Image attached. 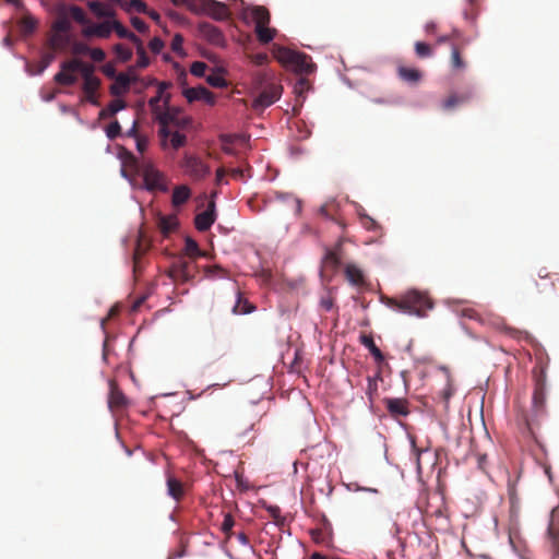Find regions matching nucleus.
I'll use <instances>...</instances> for the list:
<instances>
[{"instance_id":"obj_45","label":"nucleus","mask_w":559,"mask_h":559,"mask_svg":"<svg viewBox=\"0 0 559 559\" xmlns=\"http://www.w3.org/2000/svg\"><path fill=\"white\" fill-rule=\"evenodd\" d=\"M497 324V328L504 331L508 335L514 337V338H521L525 333L518 330V329H514V328H510L502 320L498 319V322L496 323Z\"/></svg>"},{"instance_id":"obj_53","label":"nucleus","mask_w":559,"mask_h":559,"mask_svg":"<svg viewBox=\"0 0 559 559\" xmlns=\"http://www.w3.org/2000/svg\"><path fill=\"white\" fill-rule=\"evenodd\" d=\"M84 51H87L90 53L91 58L96 62H102L106 58L105 51L100 48H92V49L85 48Z\"/></svg>"},{"instance_id":"obj_16","label":"nucleus","mask_w":559,"mask_h":559,"mask_svg":"<svg viewBox=\"0 0 559 559\" xmlns=\"http://www.w3.org/2000/svg\"><path fill=\"white\" fill-rule=\"evenodd\" d=\"M345 278L353 286L361 287L366 285L364 271L355 263H347L344 266Z\"/></svg>"},{"instance_id":"obj_60","label":"nucleus","mask_w":559,"mask_h":559,"mask_svg":"<svg viewBox=\"0 0 559 559\" xmlns=\"http://www.w3.org/2000/svg\"><path fill=\"white\" fill-rule=\"evenodd\" d=\"M131 23L138 32H145L147 29L146 23L140 17H132Z\"/></svg>"},{"instance_id":"obj_51","label":"nucleus","mask_w":559,"mask_h":559,"mask_svg":"<svg viewBox=\"0 0 559 559\" xmlns=\"http://www.w3.org/2000/svg\"><path fill=\"white\" fill-rule=\"evenodd\" d=\"M186 135L180 132H174L170 138V144L175 150L182 147L186 144Z\"/></svg>"},{"instance_id":"obj_49","label":"nucleus","mask_w":559,"mask_h":559,"mask_svg":"<svg viewBox=\"0 0 559 559\" xmlns=\"http://www.w3.org/2000/svg\"><path fill=\"white\" fill-rule=\"evenodd\" d=\"M462 35H461V32L457 31V29H454L451 34L449 35H442L438 38V44H445V43H459L461 39H462Z\"/></svg>"},{"instance_id":"obj_26","label":"nucleus","mask_w":559,"mask_h":559,"mask_svg":"<svg viewBox=\"0 0 559 559\" xmlns=\"http://www.w3.org/2000/svg\"><path fill=\"white\" fill-rule=\"evenodd\" d=\"M127 106L126 102L122 99L111 100L108 106L102 109L98 114L99 119H107L115 116L118 111L124 109Z\"/></svg>"},{"instance_id":"obj_57","label":"nucleus","mask_w":559,"mask_h":559,"mask_svg":"<svg viewBox=\"0 0 559 559\" xmlns=\"http://www.w3.org/2000/svg\"><path fill=\"white\" fill-rule=\"evenodd\" d=\"M128 9L130 11L145 12L146 4L142 0H130Z\"/></svg>"},{"instance_id":"obj_55","label":"nucleus","mask_w":559,"mask_h":559,"mask_svg":"<svg viewBox=\"0 0 559 559\" xmlns=\"http://www.w3.org/2000/svg\"><path fill=\"white\" fill-rule=\"evenodd\" d=\"M55 53L53 52H47L41 57L38 73H41L49 67V64L53 61Z\"/></svg>"},{"instance_id":"obj_1","label":"nucleus","mask_w":559,"mask_h":559,"mask_svg":"<svg viewBox=\"0 0 559 559\" xmlns=\"http://www.w3.org/2000/svg\"><path fill=\"white\" fill-rule=\"evenodd\" d=\"M121 174L124 178L133 180L143 178L144 188L150 192H166L168 190L165 176L155 168L151 160L136 158L132 153L126 152L121 156Z\"/></svg>"},{"instance_id":"obj_58","label":"nucleus","mask_w":559,"mask_h":559,"mask_svg":"<svg viewBox=\"0 0 559 559\" xmlns=\"http://www.w3.org/2000/svg\"><path fill=\"white\" fill-rule=\"evenodd\" d=\"M333 306H334V300L331 297V295L326 294L325 296L321 297V299H320V307L323 310L330 311V310H332Z\"/></svg>"},{"instance_id":"obj_54","label":"nucleus","mask_w":559,"mask_h":559,"mask_svg":"<svg viewBox=\"0 0 559 559\" xmlns=\"http://www.w3.org/2000/svg\"><path fill=\"white\" fill-rule=\"evenodd\" d=\"M21 26L23 27V29L25 32H33L35 28H36V21L29 16V15H25L22 20H21Z\"/></svg>"},{"instance_id":"obj_11","label":"nucleus","mask_w":559,"mask_h":559,"mask_svg":"<svg viewBox=\"0 0 559 559\" xmlns=\"http://www.w3.org/2000/svg\"><path fill=\"white\" fill-rule=\"evenodd\" d=\"M468 44V38H462L459 43H452L450 64L453 70L462 71L466 68V62L462 58V51Z\"/></svg>"},{"instance_id":"obj_36","label":"nucleus","mask_w":559,"mask_h":559,"mask_svg":"<svg viewBox=\"0 0 559 559\" xmlns=\"http://www.w3.org/2000/svg\"><path fill=\"white\" fill-rule=\"evenodd\" d=\"M186 271L182 269V266H179L176 262L173 263V265L170 266L169 271H168V275L170 278H173L174 281H180L182 283L185 282H189L191 281L189 278V275L188 273H185Z\"/></svg>"},{"instance_id":"obj_33","label":"nucleus","mask_w":559,"mask_h":559,"mask_svg":"<svg viewBox=\"0 0 559 559\" xmlns=\"http://www.w3.org/2000/svg\"><path fill=\"white\" fill-rule=\"evenodd\" d=\"M381 380V372L377 371L373 377L367 378V388H366V394L368 395V399L370 403L373 402L374 395L378 393V381Z\"/></svg>"},{"instance_id":"obj_3","label":"nucleus","mask_w":559,"mask_h":559,"mask_svg":"<svg viewBox=\"0 0 559 559\" xmlns=\"http://www.w3.org/2000/svg\"><path fill=\"white\" fill-rule=\"evenodd\" d=\"M546 416V379L540 373L535 379V388L532 397L531 411L524 415L525 426L532 437L536 438L535 430L539 427Z\"/></svg>"},{"instance_id":"obj_52","label":"nucleus","mask_w":559,"mask_h":559,"mask_svg":"<svg viewBox=\"0 0 559 559\" xmlns=\"http://www.w3.org/2000/svg\"><path fill=\"white\" fill-rule=\"evenodd\" d=\"M176 263L179 266H182V269L186 271L185 273H188L190 280H192L194 277L195 265L193 264V261L179 260Z\"/></svg>"},{"instance_id":"obj_47","label":"nucleus","mask_w":559,"mask_h":559,"mask_svg":"<svg viewBox=\"0 0 559 559\" xmlns=\"http://www.w3.org/2000/svg\"><path fill=\"white\" fill-rule=\"evenodd\" d=\"M121 134V127L118 120L112 121L106 128V135L110 140L117 139Z\"/></svg>"},{"instance_id":"obj_32","label":"nucleus","mask_w":559,"mask_h":559,"mask_svg":"<svg viewBox=\"0 0 559 559\" xmlns=\"http://www.w3.org/2000/svg\"><path fill=\"white\" fill-rule=\"evenodd\" d=\"M178 226L176 216H163L159 218L158 227L164 235L174 231Z\"/></svg>"},{"instance_id":"obj_12","label":"nucleus","mask_w":559,"mask_h":559,"mask_svg":"<svg viewBox=\"0 0 559 559\" xmlns=\"http://www.w3.org/2000/svg\"><path fill=\"white\" fill-rule=\"evenodd\" d=\"M183 95L189 103L203 100L209 105L215 104V96L204 86L189 87L183 91Z\"/></svg>"},{"instance_id":"obj_18","label":"nucleus","mask_w":559,"mask_h":559,"mask_svg":"<svg viewBox=\"0 0 559 559\" xmlns=\"http://www.w3.org/2000/svg\"><path fill=\"white\" fill-rule=\"evenodd\" d=\"M207 13L215 20L223 21L229 16V10L226 4L216 0H209L205 3Z\"/></svg>"},{"instance_id":"obj_46","label":"nucleus","mask_w":559,"mask_h":559,"mask_svg":"<svg viewBox=\"0 0 559 559\" xmlns=\"http://www.w3.org/2000/svg\"><path fill=\"white\" fill-rule=\"evenodd\" d=\"M415 51H416L417 57H419V58H428L432 55L431 47L428 44L423 43V41L415 43Z\"/></svg>"},{"instance_id":"obj_38","label":"nucleus","mask_w":559,"mask_h":559,"mask_svg":"<svg viewBox=\"0 0 559 559\" xmlns=\"http://www.w3.org/2000/svg\"><path fill=\"white\" fill-rule=\"evenodd\" d=\"M153 115L160 126H168L169 123H173L175 121V115L171 114L169 110L159 109Z\"/></svg>"},{"instance_id":"obj_41","label":"nucleus","mask_w":559,"mask_h":559,"mask_svg":"<svg viewBox=\"0 0 559 559\" xmlns=\"http://www.w3.org/2000/svg\"><path fill=\"white\" fill-rule=\"evenodd\" d=\"M235 525V520L230 513L224 514V520L221 525L222 532L226 535L227 538H230L233 534V527Z\"/></svg>"},{"instance_id":"obj_39","label":"nucleus","mask_w":559,"mask_h":559,"mask_svg":"<svg viewBox=\"0 0 559 559\" xmlns=\"http://www.w3.org/2000/svg\"><path fill=\"white\" fill-rule=\"evenodd\" d=\"M88 8L92 10L94 14H96L99 17L110 16L111 11L107 9L102 2L99 1H91L88 2Z\"/></svg>"},{"instance_id":"obj_64","label":"nucleus","mask_w":559,"mask_h":559,"mask_svg":"<svg viewBox=\"0 0 559 559\" xmlns=\"http://www.w3.org/2000/svg\"><path fill=\"white\" fill-rule=\"evenodd\" d=\"M269 60V57L266 53H257L252 57V61L257 64V66H263L264 63H266Z\"/></svg>"},{"instance_id":"obj_29","label":"nucleus","mask_w":559,"mask_h":559,"mask_svg":"<svg viewBox=\"0 0 559 559\" xmlns=\"http://www.w3.org/2000/svg\"><path fill=\"white\" fill-rule=\"evenodd\" d=\"M471 98V93H464L462 95L451 94L442 104L443 109L450 110L455 106L466 103Z\"/></svg>"},{"instance_id":"obj_6","label":"nucleus","mask_w":559,"mask_h":559,"mask_svg":"<svg viewBox=\"0 0 559 559\" xmlns=\"http://www.w3.org/2000/svg\"><path fill=\"white\" fill-rule=\"evenodd\" d=\"M275 57L281 63L293 68L294 71L301 76L311 74L317 69L311 57L301 51L283 47L277 50Z\"/></svg>"},{"instance_id":"obj_23","label":"nucleus","mask_w":559,"mask_h":559,"mask_svg":"<svg viewBox=\"0 0 559 559\" xmlns=\"http://www.w3.org/2000/svg\"><path fill=\"white\" fill-rule=\"evenodd\" d=\"M70 28L71 22L67 12V8L62 7L60 8L58 16L52 24V31L56 33H69Z\"/></svg>"},{"instance_id":"obj_25","label":"nucleus","mask_w":559,"mask_h":559,"mask_svg":"<svg viewBox=\"0 0 559 559\" xmlns=\"http://www.w3.org/2000/svg\"><path fill=\"white\" fill-rule=\"evenodd\" d=\"M190 197H191V190L188 186H186V185L178 186L173 191L171 203L175 207H178V206L185 204L186 202H188Z\"/></svg>"},{"instance_id":"obj_61","label":"nucleus","mask_w":559,"mask_h":559,"mask_svg":"<svg viewBox=\"0 0 559 559\" xmlns=\"http://www.w3.org/2000/svg\"><path fill=\"white\" fill-rule=\"evenodd\" d=\"M182 43H183V38L181 35L177 34L174 36L173 40H171V49L176 52H179L181 51L182 49Z\"/></svg>"},{"instance_id":"obj_15","label":"nucleus","mask_w":559,"mask_h":559,"mask_svg":"<svg viewBox=\"0 0 559 559\" xmlns=\"http://www.w3.org/2000/svg\"><path fill=\"white\" fill-rule=\"evenodd\" d=\"M171 86V83L170 82H166V81H163V82H158L157 83V94L156 96L152 97L150 100H148V106L152 110V114L158 111L160 108V105L159 103L162 100H164V104L167 106L169 104V100H170V95L167 94L165 95V92Z\"/></svg>"},{"instance_id":"obj_34","label":"nucleus","mask_w":559,"mask_h":559,"mask_svg":"<svg viewBox=\"0 0 559 559\" xmlns=\"http://www.w3.org/2000/svg\"><path fill=\"white\" fill-rule=\"evenodd\" d=\"M185 252L192 260L198 257H205V253L200 250L198 242L190 237L186 239Z\"/></svg>"},{"instance_id":"obj_28","label":"nucleus","mask_w":559,"mask_h":559,"mask_svg":"<svg viewBox=\"0 0 559 559\" xmlns=\"http://www.w3.org/2000/svg\"><path fill=\"white\" fill-rule=\"evenodd\" d=\"M397 74L403 81L408 83L415 84L421 80V72L415 68L401 66L397 68Z\"/></svg>"},{"instance_id":"obj_27","label":"nucleus","mask_w":559,"mask_h":559,"mask_svg":"<svg viewBox=\"0 0 559 559\" xmlns=\"http://www.w3.org/2000/svg\"><path fill=\"white\" fill-rule=\"evenodd\" d=\"M361 344L367 347L370 354L373 356L378 364H381L384 360V356L379 347L374 344V341L371 335L362 334L360 336Z\"/></svg>"},{"instance_id":"obj_43","label":"nucleus","mask_w":559,"mask_h":559,"mask_svg":"<svg viewBox=\"0 0 559 559\" xmlns=\"http://www.w3.org/2000/svg\"><path fill=\"white\" fill-rule=\"evenodd\" d=\"M548 538L551 543V547L555 554H559V528H556L552 524L548 528Z\"/></svg>"},{"instance_id":"obj_5","label":"nucleus","mask_w":559,"mask_h":559,"mask_svg":"<svg viewBox=\"0 0 559 559\" xmlns=\"http://www.w3.org/2000/svg\"><path fill=\"white\" fill-rule=\"evenodd\" d=\"M254 84L260 90L253 100L254 109H264L273 105L282 94V86L275 82H269V74L259 72L254 76Z\"/></svg>"},{"instance_id":"obj_62","label":"nucleus","mask_w":559,"mask_h":559,"mask_svg":"<svg viewBox=\"0 0 559 559\" xmlns=\"http://www.w3.org/2000/svg\"><path fill=\"white\" fill-rule=\"evenodd\" d=\"M173 133H174V132H171V131L168 129V126H160V128H159V136H160V139H162L163 144H165V142H166V140H167L168 138H171V134H173Z\"/></svg>"},{"instance_id":"obj_8","label":"nucleus","mask_w":559,"mask_h":559,"mask_svg":"<svg viewBox=\"0 0 559 559\" xmlns=\"http://www.w3.org/2000/svg\"><path fill=\"white\" fill-rule=\"evenodd\" d=\"M129 401L123 392L120 390L116 381L109 382L108 407L111 412L126 409Z\"/></svg>"},{"instance_id":"obj_50","label":"nucleus","mask_w":559,"mask_h":559,"mask_svg":"<svg viewBox=\"0 0 559 559\" xmlns=\"http://www.w3.org/2000/svg\"><path fill=\"white\" fill-rule=\"evenodd\" d=\"M206 82L213 87H224L226 85L225 79L221 74L216 73L207 75Z\"/></svg>"},{"instance_id":"obj_44","label":"nucleus","mask_w":559,"mask_h":559,"mask_svg":"<svg viewBox=\"0 0 559 559\" xmlns=\"http://www.w3.org/2000/svg\"><path fill=\"white\" fill-rule=\"evenodd\" d=\"M67 12L70 13L71 17L74 21L81 24H84L86 22L85 12L80 7L71 5L69 7V9H67Z\"/></svg>"},{"instance_id":"obj_4","label":"nucleus","mask_w":559,"mask_h":559,"mask_svg":"<svg viewBox=\"0 0 559 559\" xmlns=\"http://www.w3.org/2000/svg\"><path fill=\"white\" fill-rule=\"evenodd\" d=\"M61 70L55 75V81L64 86L73 85L76 82L75 73L80 72L83 82L86 80H94L97 76L94 75V67L80 59H72L64 61L60 66Z\"/></svg>"},{"instance_id":"obj_24","label":"nucleus","mask_w":559,"mask_h":559,"mask_svg":"<svg viewBox=\"0 0 559 559\" xmlns=\"http://www.w3.org/2000/svg\"><path fill=\"white\" fill-rule=\"evenodd\" d=\"M131 80L124 73H119L114 84L110 86V94L114 96H120L124 94L130 87Z\"/></svg>"},{"instance_id":"obj_22","label":"nucleus","mask_w":559,"mask_h":559,"mask_svg":"<svg viewBox=\"0 0 559 559\" xmlns=\"http://www.w3.org/2000/svg\"><path fill=\"white\" fill-rule=\"evenodd\" d=\"M112 32V22L105 21L95 25H92L85 29V35L97 36L100 38H107Z\"/></svg>"},{"instance_id":"obj_17","label":"nucleus","mask_w":559,"mask_h":559,"mask_svg":"<svg viewBox=\"0 0 559 559\" xmlns=\"http://www.w3.org/2000/svg\"><path fill=\"white\" fill-rule=\"evenodd\" d=\"M388 412L393 416H407L409 414L408 402L406 399L388 397L384 400Z\"/></svg>"},{"instance_id":"obj_20","label":"nucleus","mask_w":559,"mask_h":559,"mask_svg":"<svg viewBox=\"0 0 559 559\" xmlns=\"http://www.w3.org/2000/svg\"><path fill=\"white\" fill-rule=\"evenodd\" d=\"M166 484L168 495L179 502L185 496V486L182 481L173 475H167Z\"/></svg>"},{"instance_id":"obj_56","label":"nucleus","mask_w":559,"mask_h":559,"mask_svg":"<svg viewBox=\"0 0 559 559\" xmlns=\"http://www.w3.org/2000/svg\"><path fill=\"white\" fill-rule=\"evenodd\" d=\"M148 47L152 52L159 53L164 47V43L160 38L154 37L150 40Z\"/></svg>"},{"instance_id":"obj_14","label":"nucleus","mask_w":559,"mask_h":559,"mask_svg":"<svg viewBox=\"0 0 559 559\" xmlns=\"http://www.w3.org/2000/svg\"><path fill=\"white\" fill-rule=\"evenodd\" d=\"M186 171L194 179H202L209 175V167L197 157H187L185 162Z\"/></svg>"},{"instance_id":"obj_19","label":"nucleus","mask_w":559,"mask_h":559,"mask_svg":"<svg viewBox=\"0 0 559 559\" xmlns=\"http://www.w3.org/2000/svg\"><path fill=\"white\" fill-rule=\"evenodd\" d=\"M201 32L209 43L222 46L225 41L224 35L221 29L212 24L201 25Z\"/></svg>"},{"instance_id":"obj_10","label":"nucleus","mask_w":559,"mask_h":559,"mask_svg":"<svg viewBox=\"0 0 559 559\" xmlns=\"http://www.w3.org/2000/svg\"><path fill=\"white\" fill-rule=\"evenodd\" d=\"M342 241L340 240L333 249H326L322 260V267L325 271L335 273L341 266Z\"/></svg>"},{"instance_id":"obj_21","label":"nucleus","mask_w":559,"mask_h":559,"mask_svg":"<svg viewBox=\"0 0 559 559\" xmlns=\"http://www.w3.org/2000/svg\"><path fill=\"white\" fill-rule=\"evenodd\" d=\"M100 86V80L94 79V80H86V82H83V92L85 93V99L91 103L94 106H99V102L96 97V92Z\"/></svg>"},{"instance_id":"obj_7","label":"nucleus","mask_w":559,"mask_h":559,"mask_svg":"<svg viewBox=\"0 0 559 559\" xmlns=\"http://www.w3.org/2000/svg\"><path fill=\"white\" fill-rule=\"evenodd\" d=\"M247 12L255 24L254 31L258 40L262 44L272 41L277 31L269 26L271 21L270 11L263 5H252L247 9Z\"/></svg>"},{"instance_id":"obj_35","label":"nucleus","mask_w":559,"mask_h":559,"mask_svg":"<svg viewBox=\"0 0 559 559\" xmlns=\"http://www.w3.org/2000/svg\"><path fill=\"white\" fill-rule=\"evenodd\" d=\"M112 31L117 33V35L120 38H128L132 43H139L140 38L134 35L132 32H130L128 28H126L121 23L114 21L112 22Z\"/></svg>"},{"instance_id":"obj_40","label":"nucleus","mask_w":559,"mask_h":559,"mask_svg":"<svg viewBox=\"0 0 559 559\" xmlns=\"http://www.w3.org/2000/svg\"><path fill=\"white\" fill-rule=\"evenodd\" d=\"M134 45L136 46V53H138L136 66L139 68L147 67L150 63V59L145 52L142 41L139 40V43H135Z\"/></svg>"},{"instance_id":"obj_63","label":"nucleus","mask_w":559,"mask_h":559,"mask_svg":"<svg viewBox=\"0 0 559 559\" xmlns=\"http://www.w3.org/2000/svg\"><path fill=\"white\" fill-rule=\"evenodd\" d=\"M135 141H136V148H138V151H139L141 154H143V153H144V151H145V150H146V147H147V143H148V142H147V139H146V138H144V136H138Z\"/></svg>"},{"instance_id":"obj_30","label":"nucleus","mask_w":559,"mask_h":559,"mask_svg":"<svg viewBox=\"0 0 559 559\" xmlns=\"http://www.w3.org/2000/svg\"><path fill=\"white\" fill-rule=\"evenodd\" d=\"M69 44L68 33H56L49 38V46L53 50H61Z\"/></svg>"},{"instance_id":"obj_59","label":"nucleus","mask_w":559,"mask_h":559,"mask_svg":"<svg viewBox=\"0 0 559 559\" xmlns=\"http://www.w3.org/2000/svg\"><path fill=\"white\" fill-rule=\"evenodd\" d=\"M415 451H416V467H417V472L418 474H421V471H423V466H421V457L425 456V455H430V452L429 450H418L414 447Z\"/></svg>"},{"instance_id":"obj_31","label":"nucleus","mask_w":559,"mask_h":559,"mask_svg":"<svg viewBox=\"0 0 559 559\" xmlns=\"http://www.w3.org/2000/svg\"><path fill=\"white\" fill-rule=\"evenodd\" d=\"M204 273L207 278H229V272L218 264L209 265L204 267Z\"/></svg>"},{"instance_id":"obj_9","label":"nucleus","mask_w":559,"mask_h":559,"mask_svg":"<svg viewBox=\"0 0 559 559\" xmlns=\"http://www.w3.org/2000/svg\"><path fill=\"white\" fill-rule=\"evenodd\" d=\"M216 219L215 201L211 200L207 207L202 213H199L194 218L195 228L199 231H206L211 228Z\"/></svg>"},{"instance_id":"obj_48","label":"nucleus","mask_w":559,"mask_h":559,"mask_svg":"<svg viewBox=\"0 0 559 559\" xmlns=\"http://www.w3.org/2000/svg\"><path fill=\"white\" fill-rule=\"evenodd\" d=\"M207 64L202 61H194L190 67V72L194 76L202 78L205 75V72L207 70Z\"/></svg>"},{"instance_id":"obj_42","label":"nucleus","mask_w":559,"mask_h":559,"mask_svg":"<svg viewBox=\"0 0 559 559\" xmlns=\"http://www.w3.org/2000/svg\"><path fill=\"white\" fill-rule=\"evenodd\" d=\"M114 50L117 58L122 62L129 61L132 57V51L122 44L115 45Z\"/></svg>"},{"instance_id":"obj_2","label":"nucleus","mask_w":559,"mask_h":559,"mask_svg":"<svg viewBox=\"0 0 559 559\" xmlns=\"http://www.w3.org/2000/svg\"><path fill=\"white\" fill-rule=\"evenodd\" d=\"M381 300L393 310L417 317H425L426 312L432 308V301L425 294L417 290H409L400 299L382 297Z\"/></svg>"},{"instance_id":"obj_13","label":"nucleus","mask_w":559,"mask_h":559,"mask_svg":"<svg viewBox=\"0 0 559 559\" xmlns=\"http://www.w3.org/2000/svg\"><path fill=\"white\" fill-rule=\"evenodd\" d=\"M311 85L308 79L300 76L297 79L294 85L295 105L293 107L294 114L297 115L299 109L302 107L306 99V94L310 90Z\"/></svg>"},{"instance_id":"obj_37","label":"nucleus","mask_w":559,"mask_h":559,"mask_svg":"<svg viewBox=\"0 0 559 559\" xmlns=\"http://www.w3.org/2000/svg\"><path fill=\"white\" fill-rule=\"evenodd\" d=\"M359 221L366 230L377 233V231H381V229H382V227L376 219H373L372 217H370L369 215H367L365 213H359Z\"/></svg>"}]
</instances>
